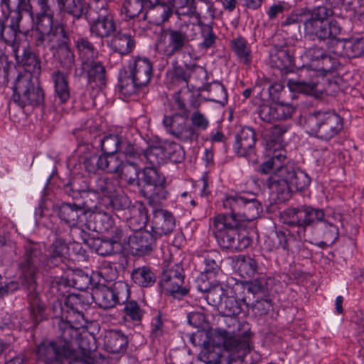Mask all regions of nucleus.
Masks as SVG:
<instances>
[{"label":"nucleus","mask_w":364,"mask_h":364,"mask_svg":"<svg viewBox=\"0 0 364 364\" xmlns=\"http://www.w3.org/2000/svg\"><path fill=\"white\" fill-rule=\"evenodd\" d=\"M218 310L224 316L229 317L233 325H239L235 316L240 313L241 309L239 303L233 296H225Z\"/></svg>","instance_id":"nucleus-33"},{"label":"nucleus","mask_w":364,"mask_h":364,"mask_svg":"<svg viewBox=\"0 0 364 364\" xmlns=\"http://www.w3.org/2000/svg\"><path fill=\"white\" fill-rule=\"evenodd\" d=\"M183 269L176 264L164 271L160 284L164 290L174 297H180L188 293V289L183 287Z\"/></svg>","instance_id":"nucleus-15"},{"label":"nucleus","mask_w":364,"mask_h":364,"mask_svg":"<svg viewBox=\"0 0 364 364\" xmlns=\"http://www.w3.org/2000/svg\"><path fill=\"white\" fill-rule=\"evenodd\" d=\"M133 216L129 219L130 225H133V228L141 229L145 227L147 222L146 213L144 209L136 208L133 210Z\"/></svg>","instance_id":"nucleus-57"},{"label":"nucleus","mask_w":364,"mask_h":364,"mask_svg":"<svg viewBox=\"0 0 364 364\" xmlns=\"http://www.w3.org/2000/svg\"><path fill=\"white\" fill-rule=\"evenodd\" d=\"M210 100L225 105L228 102V93L224 85L220 82H212L208 87Z\"/></svg>","instance_id":"nucleus-43"},{"label":"nucleus","mask_w":364,"mask_h":364,"mask_svg":"<svg viewBox=\"0 0 364 364\" xmlns=\"http://www.w3.org/2000/svg\"><path fill=\"white\" fill-rule=\"evenodd\" d=\"M220 261V254L217 251H210L204 257V274L203 277H208V275L214 276L219 271L218 263Z\"/></svg>","instance_id":"nucleus-42"},{"label":"nucleus","mask_w":364,"mask_h":364,"mask_svg":"<svg viewBox=\"0 0 364 364\" xmlns=\"http://www.w3.org/2000/svg\"><path fill=\"white\" fill-rule=\"evenodd\" d=\"M31 313L36 321H41L43 318L45 310L44 304L40 301L36 293L31 292L29 296Z\"/></svg>","instance_id":"nucleus-53"},{"label":"nucleus","mask_w":364,"mask_h":364,"mask_svg":"<svg viewBox=\"0 0 364 364\" xmlns=\"http://www.w3.org/2000/svg\"><path fill=\"white\" fill-rule=\"evenodd\" d=\"M148 4L146 0H125L124 9L126 15L129 18H134L141 12L145 4Z\"/></svg>","instance_id":"nucleus-54"},{"label":"nucleus","mask_w":364,"mask_h":364,"mask_svg":"<svg viewBox=\"0 0 364 364\" xmlns=\"http://www.w3.org/2000/svg\"><path fill=\"white\" fill-rule=\"evenodd\" d=\"M255 133L252 128L243 127L235 136L234 149L240 156H247L254 152Z\"/></svg>","instance_id":"nucleus-18"},{"label":"nucleus","mask_w":364,"mask_h":364,"mask_svg":"<svg viewBox=\"0 0 364 364\" xmlns=\"http://www.w3.org/2000/svg\"><path fill=\"white\" fill-rule=\"evenodd\" d=\"M166 153V159L174 163H180L184 159L185 152L183 147L175 142H168L164 144Z\"/></svg>","instance_id":"nucleus-47"},{"label":"nucleus","mask_w":364,"mask_h":364,"mask_svg":"<svg viewBox=\"0 0 364 364\" xmlns=\"http://www.w3.org/2000/svg\"><path fill=\"white\" fill-rule=\"evenodd\" d=\"M118 175L121 181L130 186H136L141 183L139 169L133 163H124Z\"/></svg>","instance_id":"nucleus-35"},{"label":"nucleus","mask_w":364,"mask_h":364,"mask_svg":"<svg viewBox=\"0 0 364 364\" xmlns=\"http://www.w3.org/2000/svg\"><path fill=\"white\" fill-rule=\"evenodd\" d=\"M269 155V159L262 164L260 171L263 173L273 171L267 185L277 195L278 200L285 201L290 198L291 192L302 191L310 185L311 178L305 171L285 164L287 151L284 149H274Z\"/></svg>","instance_id":"nucleus-1"},{"label":"nucleus","mask_w":364,"mask_h":364,"mask_svg":"<svg viewBox=\"0 0 364 364\" xmlns=\"http://www.w3.org/2000/svg\"><path fill=\"white\" fill-rule=\"evenodd\" d=\"M340 65L341 64L336 56H332L325 53L316 70V73L319 77V87H321V80H324L323 76L327 73H330L334 70L338 69Z\"/></svg>","instance_id":"nucleus-38"},{"label":"nucleus","mask_w":364,"mask_h":364,"mask_svg":"<svg viewBox=\"0 0 364 364\" xmlns=\"http://www.w3.org/2000/svg\"><path fill=\"white\" fill-rule=\"evenodd\" d=\"M156 171L153 167H146L140 172L141 183L139 185H136V186L142 188L147 186L151 188L152 186L157 185L156 183Z\"/></svg>","instance_id":"nucleus-55"},{"label":"nucleus","mask_w":364,"mask_h":364,"mask_svg":"<svg viewBox=\"0 0 364 364\" xmlns=\"http://www.w3.org/2000/svg\"><path fill=\"white\" fill-rule=\"evenodd\" d=\"M127 242L133 254L144 255L151 250L153 237L147 232H136L129 236Z\"/></svg>","instance_id":"nucleus-22"},{"label":"nucleus","mask_w":364,"mask_h":364,"mask_svg":"<svg viewBox=\"0 0 364 364\" xmlns=\"http://www.w3.org/2000/svg\"><path fill=\"white\" fill-rule=\"evenodd\" d=\"M19 23V21L11 18L9 26H5L2 23L0 24V35L5 42L10 43L15 41L17 33L20 31Z\"/></svg>","instance_id":"nucleus-49"},{"label":"nucleus","mask_w":364,"mask_h":364,"mask_svg":"<svg viewBox=\"0 0 364 364\" xmlns=\"http://www.w3.org/2000/svg\"><path fill=\"white\" fill-rule=\"evenodd\" d=\"M237 270L244 278L253 277L257 272V264L250 257H240L237 261Z\"/></svg>","instance_id":"nucleus-41"},{"label":"nucleus","mask_w":364,"mask_h":364,"mask_svg":"<svg viewBox=\"0 0 364 364\" xmlns=\"http://www.w3.org/2000/svg\"><path fill=\"white\" fill-rule=\"evenodd\" d=\"M276 120H284L290 118L294 111V107L287 103H274Z\"/></svg>","instance_id":"nucleus-58"},{"label":"nucleus","mask_w":364,"mask_h":364,"mask_svg":"<svg viewBox=\"0 0 364 364\" xmlns=\"http://www.w3.org/2000/svg\"><path fill=\"white\" fill-rule=\"evenodd\" d=\"M190 127L194 132V138L198 136V132L205 131L210 124V122L207 116L199 110H195L190 115Z\"/></svg>","instance_id":"nucleus-40"},{"label":"nucleus","mask_w":364,"mask_h":364,"mask_svg":"<svg viewBox=\"0 0 364 364\" xmlns=\"http://www.w3.org/2000/svg\"><path fill=\"white\" fill-rule=\"evenodd\" d=\"M132 279L139 287H149L154 284L156 277L150 267L143 266L132 271Z\"/></svg>","instance_id":"nucleus-31"},{"label":"nucleus","mask_w":364,"mask_h":364,"mask_svg":"<svg viewBox=\"0 0 364 364\" xmlns=\"http://www.w3.org/2000/svg\"><path fill=\"white\" fill-rule=\"evenodd\" d=\"M90 31L92 36L103 39L108 38L117 31L112 14H102L90 20Z\"/></svg>","instance_id":"nucleus-17"},{"label":"nucleus","mask_w":364,"mask_h":364,"mask_svg":"<svg viewBox=\"0 0 364 364\" xmlns=\"http://www.w3.org/2000/svg\"><path fill=\"white\" fill-rule=\"evenodd\" d=\"M124 164L122 159L114 154L102 155L98 157L96 163L98 169L117 174Z\"/></svg>","instance_id":"nucleus-29"},{"label":"nucleus","mask_w":364,"mask_h":364,"mask_svg":"<svg viewBox=\"0 0 364 364\" xmlns=\"http://www.w3.org/2000/svg\"><path fill=\"white\" fill-rule=\"evenodd\" d=\"M59 8L78 18L82 16L85 10L83 0H57Z\"/></svg>","instance_id":"nucleus-39"},{"label":"nucleus","mask_w":364,"mask_h":364,"mask_svg":"<svg viewBox=\"0 0 364 364\" xmlns=\"http://www.w3.org/2000/svg\"><path fill=\"white\" fill-rule=\"evenodd\" d=\"M246 196L247 193L245 192L227 196L223 203L224 208L230 211V215H225L240 223V213H242Z\"/></svg>","instance_id":"nucleus-23"},{"label":"nucleus","mask_w":364,"mask_h":364,"mask_svg":"<svg viewBox=\"0 0 364 364\" xmlns=\"http://www.w3.org/2000/svg\"><path fill=\"white\" fill-rule=\"evenodd\" d=\"M129 295V289L127 285L119 284L114 288L102 286L93 293V297L98 305L103 309L114 307L117 304L124 302Z\"/></svg>","instance_id":"nucleus-14"},{"label":"nucleus","mask_w":364,"mask_h":364,"mask_svg":"<svg viewBox=\"0 0 364 364\" xmlns=\"http://www.w3.org/2000/svg\"><path fill=\"white\" fill-rule=\"evenodd\" d=\"M25 72L19 74L14 84V97L22 107L36 105L43 100V95L37 81H33L32 73L39 71L40 61L33 53H25L22 60Z\"/></svg>","instance_id":"nucleus-6"},{"label":"nucleus","mask_w":364,"mask_h":364,"mask_svg":"<svg viewBox=\"0 0 364 364\" xmlns=\"http://www.w3.org/2000/svg\"><path fill=\"white\" fill-rule=\"evenodd\" d=\"M77 47L82 59V64L83 61H88L96 58L97 53L88 40L85 38L80 39L77 41Z\"/></svg>","instance_id":"nucleus-51"},{"label":"nucleus","mask_w":364,"mask_h":364,"mask_svg":"<svg viewBox=\"0 0 364 364\" xmlns=\"http://www.w3.org/2000/svg\"><path fill=\"white\" fill-rule=\"evenodd\" d=\"M40 33L36 39L37 46L46 45L52 50H58L68 45V37L63 27L53 22V16H45L36 22Z\"/></svg>","instance_id":"nucleus-13"},{"label":"nucleus","mask_w":364,"mask_h":364,"mask_svg":"<svg viewBox=\"0 0 364 364\" xmlns=\"http://www.w3.org/2000/svg\"><path fill=\"white\" fill-rule=\"evenodd\" d=\"M58 55L63 66L67 69H70L74 64L75 59L74 54L72 53L68 45L62 47L60 49H58Z\"/></svg>","instance_id":"nucleus-59"},{"label":"nucleus","mask_w":364,"mask_h":364,"mask_svg":"<svg viewBox=\"0 0 364 364\" xmlns=\"http://www.w3.org/2000/svg\"><path fill=\"white\" fill-rule=\"evenodd\" d=\"M17 6L16 9L11 10L10 9L9 13L11 14V18L14 19L18 21H21L22 18L21 12L26 11L28 14V16L31 21L33 22L34 20L33 13L32 11V7L30 4L31 1L26 0H16Z\"/></svg>","instance_id":"nucleus-52"},{"label":"nucleus","mask_w":364,"mask_h":364,"mask_svg":"<svg viewBox=\"0 0 364 364\" xmlns=\"http://www.w3.org/2000/svg\"><path fill=\"white\" fill-rule=\"evenodd\" d=\"M262 211L260 202L257 200L255 194L247 193L242 213H240V220L251 221L257 218Z\"/></svg>","instance_id":"nucleus-26"},{"label":"nucleus","mask_w":364,"mask_h":364,"mask_svg":"<svg viewBox=\"0 0 364 364\" xmlns=\"http://www.w3.org/2000/svg\"><path fill=\"white\" fill-rule=\"evenodd\" d=\"M231 48L235 55L240 60L246 65L252 61V52L247 41L242 37H237L232 40Z\"/></svg>","instance_id":"nucleus-34"},{"label":"nucleus","mask_w":364,"mask_h":364,"mask_svg":"<svg viewBox=\"0 0 364 364\" xmlns=\"http://www.w3.org/2000/svg\"><path fill=\"white\" fill-rule=\"evenodd\" d=\"M280 218L284 223L298 228L299 240L307 241L309 240L306 236V228L322 221L324 219V212L322 209L301 206L287 209L281 213Z\"/></svg>","instance_id":"nucleus-12"},{"label":"nucleus","mask_w":364,"mask_h":364,"mask_svg":"<svg viewBox=\"0 0 364 364\" xmlns=\"http://www.w3.org/2000/svg\"><path fill=\"white\" fill-rule=\"evenodd\" d=\"M321 222V228L323 229L322 238L324 241H322L321 243L324 245H326L328 243H333L338 237V228L329 221L325 215L324 219Z\"/></svg>","instance_id":"nucleus-44"},{"label":"nucleus","mask_w":364,"mask_h":364,"mask_svg":"<svg viewBox=\"0 0 364 364\" xmlns=\"http://www.w3.org/2000/svg\"><path fill=\"white\" fill-rule=\"evenodd\" d=\"M270 241L272 242V249L282 248L285 250L287 246V239L285 233L281 231L275 232L272 237L269 238Z\"/></svg>","instance_id":"nucleus-63"},{"label":"nucleus","mask_w":364,"mask_h":364,"mask_svg":"<svg viewBox=\"0 0 364 364\" xmlns=\"http://www.w3.org/2000/svg\"><path fill=\"white\" fill-rule=\"evenodd\" d=\"M153 230L159 235L171 233L175 228V219L171 213L161 209L153 210Z\"/></svg>","instance_id":"nucleus-21"},{"label":"nucleus","mask_w":364,"mask_h":364,"mask_svg":"<svg viewBox=\"0 0 364 364\" xmlns=\"http://www.w3.org/2000/svg\"><path fill=\"white\" fill-rule=\"evenodd\" d=\"M95 228L100 232H109L114 227V221L107 214H97L95 216Z\"/></svg>","instance_id":"nucleus-56"},{"label":"nucleus","mask_w":364,"mask_h":364,"mask_svg":"<svg viewBox=\"0 0 364 364\" xmlns=\"http://www.w3.org/2000/svg\"><path fill=\"white\" fill-rule=\"evenodd\" d=\"M112 36L109 46L114 51L121 55H127L132 50L135 43L129 34L118 32Z\"/></svg>","instance_id":"nucleus-28"},{"label":"nucleus","mask_w":364,"mask_h":364,"mask_svg":"<svg viewBox=\"0 0 364 364\" xmlns=\"http://www.w3.org/2000/svg\"><path fill=\"white\" fill-rule=\"evenodd\" d=\"M79 350L74 349L71 341L65 338L45 341L38 346L37 355L45 364H61L64 359L69 364H99V353L90 346L87 338H82L78 343Z\"/></svg>","instance_id":"nucleus-3"},{"label":"nucleus","mask_w":364,"mask_h":364,"mask_svg":"<svg viewBox=\"0 0 364 364\" xmlns=\"http://www.w3.org/2000/svg\"><path fill=\"white\" fill-rule=\"evenodd\" d=\"M69 248L65 241L62 239H56L50 249V257L42 255L41 251L37 247H31L25 253L23 261L20 264L25 279L27 281L29 288L34 289L35 276L38 269L45 266H56L63 262L68 255Z\"/></svg>","instance_id":"nucleus-5"},{"label":"nucleus","mask_w":364,"mask_h":364,"mask_svg":"<svg viewBox=\"0 0 364 364\" xmlns=\"http://www.w3.org/2000/svg\"><path fill=\"white\" fill-rule=\"evenodd\" d=\"M259 116L264 122H270L276 120L274 104L261 106L259 110Z\"/></svg>","instance_id":"nucleus-62"},{"label":"nucleus","mask_w":364,"mask_h":364,"mask_svg":"<svg viewBox=\"0 0 364 364\" xmlns=\"http://www.w3.org/2000/svg\"><path fill=\"white\" fill-rule=\"evenodd\" d=\"M274 282L271 277H261L250 283L248 290L253 294H266L272 288Z\"/></svg>","instance_id":"nucleus-48"},{"label":"nucleus","mask_w":364,"mask_h":364,"mask_svg":"<svg viewBox=\"0 0 364 364\" xmlns=\"http://www.w3.org/2000/svg\"><path fill=\"white\" fill-rule=\"evenodd\" d=\"M198 289L206 293L205 298L209 304L219 309L223 301V298L225 297V289L220 284L216 283L208 287L204 283L203 285H199Z\"/></svg>","instance_id":"nucleus-30"},{"label":"nucleus","mask_w":364,"mask_h":364,"mask_svg":"<svg viewBox=\"0 0 364 364\" xmlns=\"http://www.w3.org/2000/svg\"><path fill=\"white\" fill-rule=\"evenodd\" d=\"M164 151V145L152 146L146 151L144 157L154 167L164 163L166 159V153Z\"/></svg>","instance_id":"nucleus-45"},{"label":"nucleus","mask_w":364,"mask_h":364,"mask_svg":"<svg viewBox=\"0 0 364 364\" xmlns=\"http://www.w3.org/2000/svg\"><path fill=\"white\" fill-rule=\"evenodd\" d=\"M173 7V0H159L155 1L147 15L154 17L156 23H164L171 16Z\"/></svg>","instance_id":"nucleus-25"},{"label":"nucleus","mask_w":364,"mask_h":364,"mask_svg":"<svg viewBox=\"0 0 364 364\" xmlns=\"http://www.w3.org/2000/svg\"><path fill=\"white\" fill-rule=\"evenodd\" d=\"M335 53L347 58L364 56V38L343 41L338 39Z\"/></svg>","instance_id":"nucleus-20"},{"label":"nucleus","mask_w":364,"mask_h":364,"mask_svg":"<svg viewBox=\"0 0 364 364\" xmlns=\"http://www.w3.org/2000/svg\"><path fill=\"white\" fill-rule=\"evenodd\" d=\"M250 350V334L247 331L218 328L210 341L205 343L199 358L206 364H232L242 362Z\"/></svg>","instance_id":"nucleus-2"},{"label":"nucleus","mask_w":364,"mask_h":364,"mask_svg":"<svg viewBox=\"0 0 364 364\" xmlns=\"http://www.w3.org/2000/svg\"><path fill=\"white\" fill-rule=\"evenodd\" d=\"M82 69L87 73L90 82H95L96 86L102 87L105 83V68L97 60L83 61Z\"/></svg>","instance_id":"nucleus-24"},{"label":"nucleus","mask_w":364,"mask_h":364,"mask_svg":"<svg viewBox=\"0 0 364 364\" xmlns=\"http://www.w3.org/2000/svg\"><path fill=\"white\" fill-rule=\"evenodd\" d=\"M98 274L105 282H110L117 278V270L109 263H104L100 267Z\"/></svg>","instance_id":"nucleus-60"},{"label":"nucleus","mask_w":364,"mask_h":364,"mask_svg":"<svg viewBox=\"0 0 364 364\" xmlns=\"http://www.w3.org/2000/svg\"><path fill=\"white\" fill-rule=\"evenodd\" d=\"M60 218L69 226H80L85 220V210L83 207L75 204L65 203L60 208Z\"/></svg>","instance_id":"nucleus-19"},{"label":"nucleus","mask_w":364,"mask_h":364,"mask_svg":"<svg viewBox=\"0 0 364 364\" xmlns=\"http://www.w3.org/2000/svg\"><path fill=\"white\" fill-rule=\"evenodd\" d=\"M128 341L119 331H110L105 336V345L110 352L119 353L125 350Z\"/></svg>","instance_id":"nucleus-32"},{"label":"nucleus","mask_w":364,"mask_h":364,"mask_svg":"<svg viewBox=\"0 0 364 364\" xmlns=\"http://www.w3.org/2000/svg\"><path fill=\"white\" fill-rule=\"evenodd\" d=\"M114 245L109 239H97L95 241V252L102 256L111 255L114 252Z\"/></svg>","instance_id":"nucleus-61"},{"label":"nucleus","mask_w":364,"mask_h":364,"mask_svg":"<svg viewBox=\"0 0 364 364\" xmlns=\"http://www.w3.org/2000/svg\"><path fill=\"white\" fill-rule=\"evenodd\" d=\"M307 132L323 141H329L343 129V120L335 112L317 111L309 115Z\"/></svg>","instance_id":"nucleus-11"},{"label":"nucleus","mask_w":364,"mask_h":364,"mask_svg":"<svg viewBox=\"0 0 364 364\" xmlns=\"http://www.w3.org/2000/svg\"><path fill=\"white\" fill-rule=\"evenodd\" d=\"M93 190L95 192L101 193L104 196L110 197L115 192L116 186L109 178L100 177L95 181Z\"/></svg>","instance_id":"nucleus-50"},{"label":"nucleus","mask_w":364,"mask_h":364,"mask_svg":"<svg viewBox=\"0 0 364 364\" xmlns=\"http://www.w3.org/2000/svg\"><path fill=\"white\" fill-rule=\"evenodd\" d=\"M123 318L124 321H132L134 322H139L144 315L143 309L139 306L138 303L134 300L124 299Z\"/></svg>","instance_id":"nucleus-36"},{"label":"nucleus","mask_w":364,"mask_h":364,"mask_svg":"<svg viewBox=\"0 0 364 364\" xmlns=\"http://www.w3.org/2000/svg\"><path fill=\"white\" fill-rule=\"evenodd\" d=\"M239 223L223 214L215 216L212 223L213 231L219 245L223 249L241 251L250 245L248 237L238 233Z\"/></svg>","instance_id":"nucleus-9"},{"label":"nucleus","mask_w":364,"mask_h":364,"mask_svg":"<svg viewBox=\"0 0 364 364\" xmlns=\"http://www.w3.org/2000/svg\"><path fill=\"white\" fill-rule=\"evenodd\" d=\"M124 142L117 135L109 134L101 140V148L105 154H112L121 149Z\"/></svg>","instance_id":"nucleus-46"},{"label":"nucleus","mask_w":364,"mask_h":364,"mask_svg":"<svg viewBox=\"0 0 364 364\" xmlns=\"http://www.w3.org/2000/svg\"><path fill=\"white\" fill-rule=\"evenodd\" d=\"M325 53L321 48L314 47L306 50L305 58L309 63L301 70L299 80H290L291 89L306 95L318 96L323 90L319 87V77L316 70Z\"/></svg>","instance_id":"nucleus-8"},{"label":"nucleus","mask_w":364,"mask_h":364,"mask_svg":"<svg viewBox=\"0 0 364 364\" xmlns=\"http://www.w3.org/2000/svg\"><path fill=\"white\" fill-rule=\"evenodd\" d=\"M89 6L90 10L95 12L97 16L102 14H112L108 9L106 0H90Z\"/></svg>","instance_id":"nucleus-64"},{"label":"nucleus","mask_w":364,"mask_h":364,"mask_svg":"<svg viewBox=\"0 0 364 364\" xmlns=\"http://www.w3.org/2000/svg\"><path fill=\"white\" fill-rule=\"evenodd\" d=\"M194 28V23H185L178 28L163 30L156 40V50L166 58L182 53L196 36Z\"/></svg>","instance_id":"nucleus-7"},{"label":"nucleus","mask_w":364,"mask_h":364,"mask_svg":"<svg viewBox=\"0 0 364 364\" xmlns=\"http://www.w3.org/2000/svg\"><path fill=\"white\" fill-rule=\"evenodd\" d=\"M52 78L55 87V100L60 104L65 103L70 97L68 81L64 74L60 71L53 73Z\"/></svg>","instance_id":"nucleus-27"},{"label":"nucleus","mask_w":364,"mask_h":364,"mask_svg":"<svg viewBox=\"0 0 364 364\" xmlns=\"http://www.w3.org/2000/svg\"><path fill=\"white\" fill-rule=\"evenodd\" d=\"M272 64L279 69L287 68L291 63V59L287 50L283 48L275 46L270 51Z\"/></svg>","instance_id":"nucleus-37"},{"label":"nucleus","mask_w":364,"mask_h":364,"mask_svg":"<svg viewBox=\"0 0 364 364\" xmlns=\"http://www.w3.org/2000/svg\"><path fill=\"white\" fill-rule=\"evenodd\" d=\"M163 124L169 134L181 141H187L194 139L193 129L179 114L165 116Z\"/></svg>","instance_id":"nucleus-16"},{"label":"nucleus","mask_w":364,"mask_h":364,"mask_svg":"<svg viewBox=\"0 0 364 364\" xmlns=\"http://www.w3.org/2000/svg\"><path fill=\"white\" fill-rule=\"evenodd\" d=\"M129 76L120 80V92L125 97L136 94L146 86L153 75V65L146 58H136L130 61Z\"/></svg>","instance_id":"nucleus-10"},{"label":"nucleus","mask_w":364,"mask_h":364,"mask_svg":"<svg viewBox=\"0 0 364 364\" xmlns=\"http://www.w3.org/2000/svg\"><path fill=\"white\" fill-rule=\"evenodd\" d=\"M333 15V10L324 6L302 11L300 21L304 24L305 37L312 41L336 38L342 28L338 21L330 20Z\"/></svg>","instance_id":"nucleus-4"}]
</instances>
